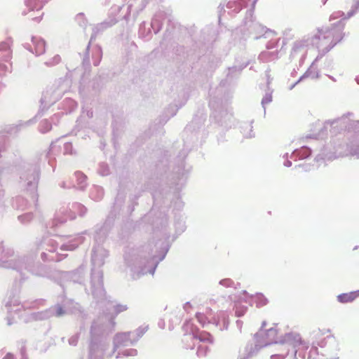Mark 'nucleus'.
Here are the masks:
<instances>
[{"label": "nucleus", "mask_w": 359, "mask_h": 359, "mask_svg": "<svg viewBox=\"0 0 359 359\" xmlns=\"http://www.w3.org/2000/svg\"><path fill=\"white\" fill-rule=\"evenodd\" d=\"M45 1L43 0H25L27 6L31 11L36 10L39 11L43 6Z\"/></svg>", "instance_id": "423d86ee"}, {"label": "nucleus", "mask_w": 359, "mask_h": 359, "mask_svg": "<svg viewBox=\"0 0 359 359\" xmlns=\"http://www.w3.org/2000/svg\"><path fill=\"white\" fill-rule=\"evenodd\" d=\"M44 1H45V2H46V1H47V0H44Z\"/></svg>", "instance_id": "ddd939ff"}, {"label": "nucleus", "mask_w": 359, "mask_h": 359, "mask_svg": "<svg viewBox=\"0 0 359 359\" xmlns=\"http://www.w3.org/2000/svg\"><path fill=\"white\" fill-rule=\"evenodd\" d=\"M41 18H42V15L39 16V17L38 18V21H40V20H41Z\"/></svg>", "instance_id": "9b49d317"}, {"label": "nucleus", "mask_w": 359, "mask_h": 359, "mask_svg": "<svg viewBox=\"0 0 359 359\" xmlns=\"http://www.w3.org/2000/svg\"><path fill=\"white\" fill-rule=\"evenodd\" d=\"M248 295L247 292H244L243 297H240L239 299L235 303L236 315L238 317L243 316L247 311V306H242V302H245L247 304H250L251 301L248 299Z\"/></svg>", "instance_id": "7ed1b4c3"}, {"label": "nucleus", "mask_w": 359, "mask_h": 359, "mask_svg": "<svg viewBox=\"0 0 359 359\" xmlns=\"http://www.w3.org/2000/svg\"><path fill=\"white\" fill-rule=\"evenodd\" d=\"M344 25L338 27H334L330 29H318L315 34V38L319 41H323L329 46H334L339 43L344 36L343 34Z\"/></svg>", "instance_id": "f257e3e1"}, {"label": "nucleus", "mask_w": 359, "mask_h": 359, "mask_svg": "<svg viewBox=\"0 0 359 359\" xmlns=\"http://www.w3.org/2000/svg\"><path fill=\"white\" fill-rule=\"evenodd\" d=\"M126 310H127V307H126V306H124V305L118 304V305L115 306L114 308V312L116 314H118V313L123 312Z\"/></svg>", "instance_id": "1a4fd4ad"}, {"label": "nucleus", "mask_w": 359, "mask_h": 359, "mask_svg": "<svg viewBox=\"0 0 359 359\" xmlns=\"http://www.w3.org/2000/svg\"><path fill=\"white\" fill-rule=\"evenodd\" d=\"M56 313H57V316H60L62 315L65 313V311H64V310L62 309V307H58L57 309Z\"/></svg>", "instance_id": "9d476101"}, {"label": "nucleus", "mask_w": 359, "mask_h": 359, "mask_svg": "<svg viewBox=\"0 0 359 359\" xmlns=\"http://www.w3.org/2000/svg\"><path fill=\"white\" fill-rule=\"evenodd\" d=\"M248 298L251 302L254 301L257 307L264 306L268 303L267 299L261 293H257L255 295H248Z\"/></svg>", "instance_id": "39448f33"}, {"label": "nucleus", "mask_w": 359, "mask_h": 359, "mask_svg": "<svg viewBox=\"0 0 359 359\" xmlns=\"http://www.w3.org/2000/svg\"><path fill=\"white\" fill-rule=\"evenodd\" d=\"M359 297V290L342 293L337 296V300L342 304H346L353 302Z\"/></svg>", "instance_id": "20e7f679"}, {"label": "nucleus", "mask_w": 359, "mask_h": 359, "mask_svg": "<svg viewBox=\"0 0 359 359\" xmlns=\"http://www.w3.org/2000/svg\"><path fill=\"white\" fill-rule=\"evenodd\" d=\"M208 345L209 344H203L198 345V350H197L198 355L205 356L210 350Z\"/></svg>", "instance_id": "6e6552de"}, {"label": "nucleus", "mask_w": 359, "mask_h": 359, "mask_svg": "<svg viewBox=\"0 0 359 359\" xmlns=\"http://www.w3.org/2000/svg\"><path fill=\"white\" fill-rule=\"evenodd\" d=\"M196 339H198L201 344H212L213 343V338L212 335L206 332H202L195 337Z\"/></svg>", "instance_id": "0eeeda50"}, {"label": "nucleus", "mask_w": 359, "mask_h": 359, "mask_svg": "<svg viewBox=\"0 0 359 359\" xmlns=\"http://www.w3.org/2000/svg\"><path fill=\"white\" fill-rule=\"evenodd\" d=\"M336 17L334 15H331V18H335Z\"/></svg>", "instance_id": "f8f14e48"}, {"label": "nucleus", "mask_w": 359, "mask_h": 359, "mask_svg": "<svg viewBox=\"0 0 359 359\" xmlns=\"http://www.w3.org/2000/svg\"><path fill=\"white\" fill-rule=\"evenodd\" d=\"M212 315V311L211 309H207L205 313H198L196 316L198 322L203 325L206 323H214L218 325L219 320L214 318H210Z\"/></svg>", "instance_id": "f03ea898"}]
</instances>
